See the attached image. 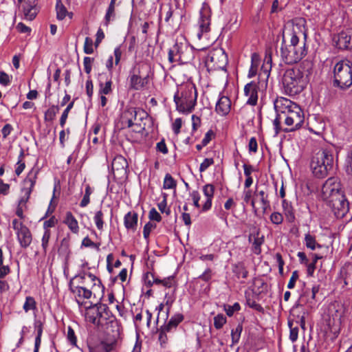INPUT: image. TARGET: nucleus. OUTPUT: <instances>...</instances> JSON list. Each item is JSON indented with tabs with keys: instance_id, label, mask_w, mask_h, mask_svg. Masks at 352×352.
<instances>
[{
	"instance_id": "obj_17",
	"label": "nucleus",
	"mask_w": 352,
	"mask_h": 352,
	"mask_svg": "<svg viewBox=\"0 0 352 352\" xmlns=\"http://www.w3.org/2000/svg\"><path fill=\"white\" fill-rule=\"evenodd\" d=\"M20 3L24 17L25 19L32 21L33 20L37 13V1L38 0H18Z\"/></svg>"
},
{
	"instance_id": "obj_2",
	"label": "nucleus",
	"mask_w": 352,
	"mask_h": 352,
	"mask_svg": "<svg viewBox=\"0 0 352 352\" xmlns=\"http://www.w3.org/2000/svg\"><path fill=\"white\" fill-rule=\"evenodd\" d=\"M197 98V93L194 84L181 85L174 94L176 109L183 113L192 112L196 104Z\"/></svg>"
},
{
	"instance_id": "obj_30",
	"label": "nucleus",
	"mask_w": 352,
	"mask_h": 352,
	"mask_svg": "<svg viewBox=\"0 0 352 352\" xmlns=\"http://www.w3.org/2000/svg\"><path fill=\"white\" fill-rule=\"evenodd\" d=\"M88 348L89 352H109L111 350V346L103 341L97 343L88 342Z\"/></svg>"
},
{
	"instance_id": "obj_44",
	"label": "nucleus",
	"mask_w": 352,
	"mask_h": 352,
	"mask_svg": "<svg viewBox=\"0 0 352 352\" xmlns=\"http://www.w3.org/2000/svg\"><path fill=\"white\" fill-rule=\"evenodd\" d=\"M260 197L261 202L262 204V209L265 213L268 208L270 206V201L268 200V195L263 190L258 191L257 194Z\"/></svg>"
},
{
	"instance_id": "obj_10",
	"label": "nucleus",
	"mask_w": 352,
	"mask_h": 352,
	"mask_svg": "<svg viewBox=\"0 0 352 352\" xmlns=\"http://www.w3.org/2000/svg\"><path fill=\"white\" fill-rule=\"evenodd\" d=\"M322 197L328 201L329 199L337 197V195H342L340 182L337 177H329L322 186Z\"/></svg>"
},
{
	"instance_id": "obj_45",
	"label": "nucleus",
	"mask_w": 352,
	"mask_h": 352,
	"mask_svg": "<svg viewBox=\"0 0 352 352\" xmlns=\"http://www.w3.org/2000/svg\"><path fill=\"white\" fill-rule=\"evenodd\" d=\"M104 214L102 210H98L95 213L94 221L98 230L102 231L104 228Z\"/></svg>"
},
{
	"instance_id": "obj_52",
	"label": "nucleus",
	"mask_w": 352,
	"mask_h": 352,
	"mask_svg": "<svg viewBox=\"0 0 352 352\" xmlns=\"http://www.w3.org/2000/svg\"><path fill=\"white\" fill-rule=\"evenodd\" d=\"M51 231L47 230L46 232H44L41 239V247L43 249V252L45 254L47 253L48 249L49 241L51 238Z\"/></svg>"
},
{
	"instance_id": "obj_21",
	"label": "nucleus",
	"mask_w": 352,
	"mask_h": 352,
	"mask_svg": "<svg viewBox=\"0 0 352 352\" xmlns=\"http://www.w3.org/2000/svg\"><path fill=\"white\" fill-rule=\"evenodd\" d=\"M17 240L23 248H27L32 243V236L30 229L23 223L19 224L18 232H16Z\"/></svg>"
},
{
	"instance_id": "obj_51",
	"label": "nucleus",
	"mask_w": 352,
	"mask_h": 352,
	"mask_svg": "<svg viewBox=\"0 0 352 352\" xmlns=\"http://www.w3.org/2000/svg\"><path fill=\"white\" fill-rule=\"evenodd\" d=\"M74 104V100L69 102L67 104L65 109L63 111V112L60 116V125L61 126L62 128H64L65 124L67 121V117H68L69 112L73 108Z\"/></svg>"
},
{
	"instance_id": "obj_8",
	"label": "nucleus",
	"mask_w": 352,
	"mask_h": 352,
	"mask_svg": "<svg viewBox=\"0 0 352 352\" xmlns=\"http://www.w3.org/2000/svg\"><path fill=\"white\" fill-rule=\"evenodd\" d=\"M283 118L285 124L288 126V128L283 129V131L285 133L299 129L305 121L303 111L299 106L294 107V109L283 116Z\"/></svg>"
},
{
	"instance_id": "obj_56",
	"label": "nucleus",
	"mask_w": 352,
	"mask_h": 352,
	"mask_svg": "<svg viewBox=\"0 0 352 352\" xmlns=\"http://www.w3.org/2000/svg\"><path fill=\"white\" fill-rule=\"evenodd\" d=\"M284 118L283 116L280 114H277L276 118L273 121V126L275 132V135H278L280 131H283V129L285 128H282L280 126L281 120Z\"/></svg>"
},
{
	"instance_id": "obj_57",
	"label": "nucleus",
	"mask_w": 352,
	"mask_h": 352,
	"mask_svg": "<svg viewBox=\"0 0 352 352\" xmlns=\"http://www.w3.org/2000/svg\"><path fill=\"white\" fill-rule=\"evenodd\" d=\"M203 192L206 198H213L214 186L212 184H206L203 187Z\"/></svg>"
},
{
	"instance_id": "obj_23",
	"label": "nucleus",
	"mask_w": 352,
	"mask_h": 352,
	"mask_svg": "<svg viewBox=\"0 0 352 352\" xmlns=\"http://www.w3.org/2000/svg\"><path fill=\"white\" fill-rule=\"evenodd\" d=\"M148 83V77L142 78L140 72L134 69V73L129 76V87L133 90H140Z\"/></svg>"
},
{
	"instance_id": "obj_46",
	"label": "nucleus",
	"mask_w": 352,
	"mask_h": 352,
	"mask_svg": "<svg viewBox=\"0 0 352 352\" xmlns=\"http://www.w3.org/2000/svg\"><path fill=\"white\" fill-rule=\"evenodd\" d=\"M242 331L243 326L241 324H238L235 329H232L231 337L232 344H235L239 341Z\"/></svg>"
},
{
	"instance_id": "obj_27",
	"label": "nucleus",
	"mask_w": 352,
	"mask_h": 352,
	"mask_svg": "<svg viewBox=\"0 0 352 352\" xmlns=\"http://www.w3.org/2000/svg\"><path fill=\"white\" fill-rule=\"evenodd\" d=\"M138 214L135 212H129L124 217V225L126 230L135 232L138 227Z\"/></svg>"
},
{
	"instance_id": "obj_14",
	"label": "nucleus",
	"mask_w": 352,
	"mask_h": 352,
	"mask_svg": "<svg viewBox=\"0 0 352 352\" xmlns=\"http://www.w3.org/2000/svg\"><path fill=\"white\" fill-rule=\"evenodd\" d=\"M87 278L90 279V280L93 283L91 289H94V291H104V287L102 284L100 279L90 272H86L83 271L79 274L76 275L71 280L73 281L74 280H77L80 286H86Z\"/></svg>"
},
{
	"instance_id": "obj_41",
	"label": "nucleus",
	"mask_w": 352,
	"mask_h": 352,
	"mask_svg": "<svg viewBox=\"0 0 352 352\" xmlns=\"http://www.w3.org/2000/svg\"><path fill=\"white\" fill-rule=\"evenodd\" d=\"M93 190L89 184L85 186V194L82 199L80 202V206L81 208L86 207L90 203V195L92 194Z\"/></svg>"
},
{
	"instance_id": "obj_22",
	"label": "nucleus",
	"mask_w": 352,
	"mask_h": 352,
	"mask_svg": "<svg viewBox=\"0 0 352 352\" xmlns=\"http://www.w3.org/2000/svg\"><path fill=\"white\" fill-rule=\"evenodd\" d=\"M336 46L340 50L352 49V33L348 31H342L333 38Z\"/></svg>"
},
{
	"instance_id": "obj_38",
	"label": "nucleus",
	"mask_w": 352,
	"mask_h": 352,
	"mask_svg": "<svg viewBox=\"0 0 352 352\" xmlns=\"http://www.w3.org/2000/svg\"><path fill=\"white\" fill-rule=\"evenodd\" d=\"M305 244L307 248L311 250H314L317 247L321 248V245L316 242L315 236L309 233L305 234Z\"/></svg>"
},
{
	"instance_id": "obj_53",
	"label": "nucleus",
	"mask_w": 352,
	"mask_h": 352,
	"mask_svg": "<svg viewBox=\"0 0 352 352\" xmlns=\"http://www.w3.org/2000/svg\"><path fill=\"white\" fill-rule=\"evenodd\" d=\"M224 311L228 316H232L234 312L239 311L241 309V305L239 302L234 303L233 305H224Z\"/></svg>"
},
{
	"instance_id": "obj_11",
	"label": "nucleus",
	"mask_w": 352,
	"mask_h": 352,
	"mask_svg": "<svg viewBox=\"0 0 352 352\" xmlns=\"http://www.w3.org/2000/svg\"><path fill=\"white\" fill-rule=\"evenodd\" d=\"M199 14L200 16L198 21L199 31L197 32V37L199 39H201L202 35L204 33L208 32L210 30L211 10L208 3L206 2L203 3Z\"/></svg>"
},
{
	"instance_id": "obj_43",
	"label": "nucleus",
	"mask_w": 352,
	"mask_h": 352,
	"mask_svg": "<svg viewBox=\"0 0 352 352\" xmlns=\"http://www.w3.org/2000/svg\"><path fill=\"white\" fill-rule=\"evenodd\" d=\"M112 80L111 79L107 80L105 83L100 82L99 84V94L100 95H108L112 92Z\"/></svg>"
},
{
	"instance_id": "obj_1",
	"label": "nucleus",
	"mask_w": 352,
	"mask_h": 352,
	"mask_svg": "<svg viewBox=\"0 0 352 352\" xmlns=\"http://www.w3.org/2000/svg\"><path fill=\"white\" fill-rule=\"evenodd\" d=\"M305 23L306 21L304 19H300L292 29L286 28L283 32L280 55L285 64L297 63L307 54V33Z\"/></svg>"
},
{
	"instance_id": "obj_50",
	"label": "nucleus",
	"mask_w": 352,
	"mask_h": 352,
	"mask_svg": "<svg viewBox=\"0 0 352 352\" xmlns=\"http://www.w3.org/2000/svg\"><path fill=\"white\" fill-rule=\"evenodd\" d=\"M116 11L115 6H109L104 16V25H108L110 21L115 20Z\"/></svg>"
},
{
	"instance_id": "obj_26",
	"label": "nucleus",
	"mask_w": 352,
	"mask_h": 352,
	"mask_svg": "<svg viewBox=\"0 0 352 352\" xmlns=\"http://www.w3.org/2000/svg\"><path fill=\"white\" fill-rule=\"evenodd\" d=\"M231 109V100L228 96H220L215 107L216 112L221 116H225L229 113Z\"/></svg>"
},
{
	"instance_id": "obj_12",
	"label": "nucleus",
	"mask_w": 352,
	"mask_h": 352,
	"mask_svg": "<svg viewBox=\"0 0 352 352\" xmlns=\"http://www.w3.org/2000/svg\"><path fill=\"white\" fill-rule=\"evenodd\" d=\"M135 115L138 116V119L140 120L144 116H146V111L140 108H134V107H129L126 108L121 114L120 116V124L122 129H126L133 127V120L132 118Z\"/></svg>"
},
{
	"instance_id": "obj_39",
	"label": "nucleus",
	"mask_w": 352,
	"mask_h": 352,
	"mask_svg": "<svg viewBox=\"0 0 352 352\" xmlns=\"http://www.w3.org/2000/svg\"><path fill=\"white\" fill-rule=\"evenodd\" d=\"M56 17L58 20H63L67 16V10L61 0H56Z\"/></svg>"
},
{
	"instance_id": "obj_47",
	"label": "nucleus",
	"mask_w": 352,
	"mask_h": 352,
	"mask_svg": "<svg viewBox=\"0 0 352 352\" xmlns=\"http://www.w3.org/2000/svg\"><path fill=\"white\" fill-rule=\"evenodd\" d=\"M177 186V182L175 179L169 174L165 175L163 184L164 189H175Z\"/></svg>"
},
{
	"instance_id": "obj_33",
	"label": "nucleus",
	"mask_w": 352,
	"mask_h": 352,
	"mask_svg": "<svg viewBox=\"0 0 352 352\" xmlns=\"http://www.w3.org/2000/svg\"><path fill=\"white\" fill-rule=\"evenodd\" d=\"M148 118H149V116L146 111V116H144V118H142L140 119V120H138V116H137L135 115V118L133 117L132 118L133 127H134V129H133V131L136 132V133H140V132H142V131H144L146 128L145 121L148 120Z\"/></svg>"
},
{
	"instance_id": "obj_37",
	"label": "nucleus",
	"mask_w": 352,
	"mask_h": 352,
	"mask_svg": "<svg viewBox=\"0 0 352 352\" xmlns=\"http://www.w3.org/2000/svg\"><path fill=\"white\" fill-rule=\"evenodd\" d=\"M23 309L25 313L30 311H36L37 307L35 299L32 296H27L23 305Z\"/></svg>"
},
{
	"instance_id": "obj_13",
	"label": "nucleus",
	"mask_w": 352,
	"mask_h": 352,
	"mask_svg": "<svg viewBox=\"0 0 352 352\" xmlns=\"http://www.w3.org/2000/svg\"><path fill=\"white\" fill-rule=\"evenodd\" d=\"M69 286L71 292L76 298L80 311L82 312L83 305L88 304L87 302H84L83 300L89 299L91 297L92 291L86 286H74L72 283V280H70Z\"/></svg>"
},
{
	"instance_id": "obj_6",
	"label": "nucleus",
	"mask_w": 352,
	"mask_h": 352,
	"mask_svg": "<svg viewBox=\"0 0 352 352\" xmlns=\"http://www.w3.org/2000/svg\"><path fill=\"white\" fill-rule=\"evenodd\" d=\"M168 61L170 63L188 64L195 58V48L186 41H176L168 51Z\"/></svg>"
},
{
	"instance_id": "obj_48",
	"label": "nucleus",
	"mask_w": 352,
	"mask_h": 352,
	"mask_svg": "<svg viewBox=\"0 0 352 352\" xmlns=\"http://www.w3.org/2000/svg\"><path fill=\"white\" fill-rule=\"evenodd\" d=\"M67 340L71 346L78 348L77 345V337L74 329L70 326L67 327Z\"/></svg>"
},
{
	"instance_id": "obj_40",
	"label": "nucleus",
	"mask_w": 352,
	"mask_h": 352,
	"mask_svg": "<svg viewBox=\"0 0 352 352\" xmlns=\"http://www.w3.org/2000/svg\"><path fill=\"white\" fill-rule=\"evenodd\" d=\"M24 156V151L21 149L18 156V161L15 168V173L17 176H19L25 168V164L23 162Z\"/></svg>"
},
{
	"instance_id": "obj_7",
	"label": "nucleus",
	"mask_w": 352,
	"mask_h": 352,
	"mask_svg": "<svg viewBox=\"0 0 352 352\" xmlns=\"http://www.w3.org/2000/svg\"><path fill=\"white\" fill-rule=\"evenodd\" d=\"M39 168L33 167L28 172L25 178L23 180L21 186V197L19 199L18 204L25 206L27 208V202L29 201L31 193L36 184Z\"/></svg>"
},
{
	"instance_id": "obj_15",
	"label": "nucleus",
	"mask_w": 352,
	"mask_h": 352,
	"mask_svg": "<svg viewBox=\"0 0 352 352\" xmlns=\"http://www.w3.org/2000/svg\"><path fill=\"white\" fill-rule=\"evenodd\" d=\"M96 322L95 325L101 329H104L109 324L113 326L116 323L114 316L107 305L100 304V311Z\"/></svg>"
},
{
	"instance_id": "obj_19",
	"label": "nucleus",
	"mask_w": 352,
	"mask_h": 352,
	"mask_svg": "<svg viewBox=\"0 0 352 352\" xmlns=\"http://www.w3.org/2000/svg\"><path fill=\"white\" fill-rule=\"evenodd\" d=\"M258 82L251 81L244 87V95L248 98L246 104L255 106L258 101Z\"/></svg>"
},
{
	"instance_id": "obj_25",
	"label": "nucleus",
	"mask_w": 352,
	"mask_h": 352,
	"mask_svg": "<svg viewBox=\"0 0 352 352\" xmlns=\"http://www.w3.org/2000/svg\"><path fill=\"white\" fill-rule=\"evenodd\" d=\"M320 289L319 285H314L311 289H306L304 294L301 296L300 299L311 308L316 306V296Z\"/></svg>"
},
{
	"instance_id": "obj_64",
	"label": "nucleus",
	"mask_w": 352,
	"mask_h": 352,
	"mask_svg": "<svg viewBox=\"0 0 352 352\" xmlns=\"http://www.w3.org/2000/svg\"><path fill=\"white\" fill-rule=\"evenodd\" d=\"M270 220L273 223L279 225L282 223L283 217L280 212H274L271 214Z\"/></svg>"
},
{
	"instance_id": "obj_54",
	"label": "nucleus",
	"mask_w": 352,
	"mask_h": 352,
	"mask_svg": "<svg viewBox=\"0 0 352 352\" xmlns=\"http://www.w3.org/2000/svg\"><path fill=\"white\" fill-rule=\"evenodd\" d=\"M226 316L222 314H219L214 318V326L217 329H220L226 324Z\"/></svg>"
},
{
	"instance_id": "obj_24",
	"label": "nucleus",
	"mask_w": 352,
	"mask_h": 352,
	"mask_svg": "<svg viewBox=\"0 0 352 352\" xmlns=\"http://www.w3.org/2000/svg\"><path fill=\"white\" fill-rule=\"evenodd\" d=\"M208 61L214 63L217 68H223L227 63V56L223 50L210 53L207 58Z\"/></svg>"
},
{
	"instance_id": "obj_4",
	"label": "nucleus",
	"mask_w": 352,
	"mask_h": 352,
	"mask_svg": "<svg viewBox=\"0 0 352 352\" xmlns=\"http://www.w3.org/2000/svg\"><path fill=\"white\" fill-rule=\"evenodd\" d=\"M283 85L287 94L295 96L305 89L307 80L300 69L292 68L285 71L283 77Z\"/></svg>"
},
{
	"instance_id": "obj_42",
	"label": "nucleus",
	"mask_w": 352,
	"mask_h": 352,
	"mask_svg": "<svg viewBox=\"0 0 352 352\" xmlns=\"http://www.w3.org/2000/svg\"><path fill=\"white\" fill-rule=\"evenodd\" d=\"M272 55L270 53H266L265 57L264 59V63L261 67V70L264 72V74L268 77L270 71L272 69Z\"/></svg>"
},
{
	"instance_id": "obj_63",
	"label": "nucleus",
	"mask_w": 352,
	"mask_h": 352,
	"mask_svg": "<svg viewBox=\"0 0 352 352\" xmlns=\"http://www.w3.org/2000/svg\"><path fill=\"white\" fill-rule=\"evenodd\" d=\"M213 273L210 268H207L199 277L198 278L205 281V282H209L212 277Z\"/></svg>"
},
{
	"instance_id": "obj_16",
	"label": "nucleus",
	"mask_w": 352,
	"mask_h": 352,
	"mask_svg": "<svg viewBox=\"0 0 352 352\" xmlns=\"http://www.w3.org/2000/svg\"><path fill=\"white\" fill-rule=\"evenodd\" d=\"M128 162L122 155H117L111 163V170L115 178L122 179L126 177Z\"/></svg>"
},
{
	"instance_id": "obj_59",
	"label": "nucleus",
	"mask_w": 352,
	"mask_h": 352,
	"mask_svg": "<svg viewBox=\"0 0 352 352\" xmlns=\"http://www.w3.org/2000/svg\"><path fill=\"white\" fill-rule=\"evenodd\" d=\"M94 58L85 56L83 59L84 69L86 74H89L91 71V65L94 62Z\"/></svg>"
},
{
	"instance_id": "obj_58",
	"label": "nucleus",
	"mask_w": 352,
	"mask_h": 352,
	"mask_svg": "<svg viewBox=\"0 0 352 352\" xmlns=\"http://www.w3.org/2000/svg\"><path fill=\"white\" fill-rule=\"evenodd\" d=\"M84 52L87 54H91L94 52L93 40L86 37L84 43Z\"/></svg>"
},
{
	"instance_id": "obj_35",
	"label": "nucleus",
	"mask_w": 352,
	"mask_h": 352,
	"mask_svg": "<svg viewBox=\"0 0 352 352\" xmlns=\"http://www.w3.org/2000/svg\"><path fill=\"white\" fill-rule=\"evenodd\" d=\"M264 243V236H259V232L257 231L254 236V241L252 243V250L255 254H260L261 253V246Z\"/></svg>"
},
{
	"instance_id": "obj_60",
	"label": "nucleus",
	"mask_w": 352,
	"mask_h": 352,
	"mask_svg": "<svg viewBox=\"0 0 352 352\" xmlns=\"http://www.w3.org/2000/svg\"><path fill=\"white\" fill-rule=\"evenodd\" d=\"M214 160L212 158H205L201 163L199 166L200 173L206 171L211 165L214 164Z\"/></svg>"
},
{
	"instance_id": "obj_34",
	"label": "nucleus",
	"mask_w": 352,
	"mask_h": 352,
	"mask_svg": "<svg viewBox=\"0 0 352 352\" xmlns=\"http://www.w3.org/2000/svg\"><path fill=\"white\" fill-rule=\"evenodd\" d=\"M183 320L184 316L182 314H176L173 316L168 320V323L163 325V327H165L166 330H170L171 331L173 329H175Z\"/></svg>"
},
{
	"instance_id": "obj_3",
	"label": "nucleus",
	"mask_w": 352,
	"mask_h": 352,
	"mask_svg": "<svg viewBox=\"0 0 352 352\" xmlns=\"http://www.w3.org/2000/svg\"><path fill=\"white\" fill-rule=\"evenodd\" d=\"M333 150L326 148L319 150L313 155L310 168L316 177L324 178L333 168Z\"/></svg>"
},
{
	"instance_id": "obj_9",
	"label": "nucleus",
	"mask_w": 352,
	"mask_h": 352,
	"mask_svg": "<svg viewBox=\"0 0 352 352\" xmlns=\"http://www.w3.org/2000/svg\"><path fill=\"white\" fill-rule=\"evenodd\" d=\"M327 204L338 219L343 218L349 210V203L343 194L337 195V197L329 199Z\"/></svg>"
},
{
	"instance_id": "obj_28",
	"label": "nucleus",
	"mask_w": 352,
	"mask_h": 352,
	"mask_svg": "<svg viewBox=\"0 0 352 352\" xmlns=\"http://www.w3.org/2000/svg\"><path fill=\"white\" fill-rule=\"evenodd\" d=\"M63 223H65L69 229L74 234H78L79 232L78 223L75 217L71 212H67Z\"/></svg>"
},
{
	"instance_id": "obj_32",
	"label": "nucleus",
	"mask_w": 352,
	"mask_h": 352,
	"mask_svg": "<svg viewBox=\"0 0 352 352\" xmlns=\"http://www.w3.org/2000/svg\"><path fill=\"white\" fill-rule=\"evenodd\" d=\"M261 59L260 56L256 53H253L251 55V65L248 72V78H252L257 74L258 68L260 65Z\"/></svg>"
},
{
	"instance_id": "obj_29",
	"label": "nucleus",
	"mask_w": 352,
	"mask_h": 352,
	"mask_svg": "<svg viewBox=\"0 0 352 352\" xmlns=\"http://www.w3.org/2000/svg\"><path fill=\"white\" fill-rule=\"evenodd\" d=\"M34 327L36 331L34 352H38L39 347L41 343V336L43 329V323L40 320H35L34 322Z\"/></svg>"
},
{
	"instance_id": "obj_61",
	"label": "nucleus",
	"mask_w": 352,
	"mask_h": 352,
	"mask_svg": "<svg viewBox=\"0 0 352 352\" xmlns=\"http://www.w3.org/2000/svg\"><path fill=\"white\" fill-rule=\"evenodd\" d=\"M57 223V219L54 216L51 217L49 219L46 220L43 223L44 232L50 230V228L54 227Z\"/></svg>"
},
{
	"instance_id": "obj_5",
	"label": "nucleus",
	"mask_w": 352,
	"mask_h": 352,
	"mask_svg": "<svg viewBox=\"0 0 352 352\" xmlns=\"http://www.w3.org/2000/svg\"><path fill=\"white\" fill-rule=\"evenodd\" d=\"M352 85V62L342 60L333 67V86L345 90Z\"/></svg>"
},
{
	"instance_id": "obj_31",
	"label": "nucleus",
	"mask_w": 352,
	"mask_h": 352,
	"mask_svg": "<svg viewBox=\"0 0 352 352\" xmlns=\"http://www.w3.org/2000/svg\"><path fill=\"white\" fill-rule=\"evenodd\" d=\"M282 206L284 214L289 222H293L295 220V213L292 204L290 201L283 199Z\"/></svg>"
},
{
	"instance_id": "obj_62",
	"label": "nucleus",
	"mask_w": 352,
	"mask_h": 352,
	"mask_svg": "<svg viewBox=\"0 0 352 352\" xmlns=\"http://www.w3.org/2000/svg\"><path fill=\"white\" fill-rule=\"evenodd\" d=\"M12 77L3 71H0V84L4 87L9 85L11 82Z\"/></svg>"
},
{
	"instance_id": "obj_55",
	"label": "nucleus",
	"mask_w": 352,
	"mask_h": 352,
	"mask_svg": "<svg viewBox=\"0 0 352 352\" xmlns=\"http://www.w3.org/2000/svg\"><path fill=\"white\" fill-rule=\"evenodd\" d=\"M156 228V225L151 222L146 223L143 228V236L144 239L146 241V242H148L149 240V236L151 234V232L153 229H155Z\"/></svg>"
},
{
	"instance_id": "obj_49",
	"label": "nucleus",
	"mask_w": 352,
	"mask_h": 352,
	"mask_svg": "<svg viewBox=\"0 0 352 352\" xmlns=\"http://www.w3.org/2000/svg\"><path fill=\"white\" fill-rule=\"evenodd\" d=\"M170 330H166L165 327L162 326L158 329L159 337L158 340L162 347H164L168 341V337L166 335L167 332H170Z\"/></svg>"
},
{
	"instance_id": "obj_20",
	"label": "nucleus",
	"mask_w": 352,
	"mask_h": 352,
	"mask_svg": "<svg viewBox=\"0 0 352 352\" xmlns=\"http://www.w3.org/2000/svg\"><path fill=\"white\" fill-rule=\"evenodd\" d=\"M89 305H85L82 307V309H85V318L87 322L95 325L100 311L101 303L94 305L91 302H89Z\"/></svg>"
},
{
	"instance_id": "obj_18",
	"label": "nucleus",
	"mask_w": 352,
	"mask_h": 352,
	"mask_svg": "<svg viewBox=\"0 0 352 352\" xmlns=\"http://www.w3.org/2000/svg\"><path fill=\"white\" fill-rule=\"evenodd\" d=\"M274 106L276 113L283 116L298 105L289 99L280 97L275 100Z\"/></svg>"
},
{
	"instance_id": "obj_36",
	"label": "nucleus",
	"mask_w": 352,
	"mask_h": 352,
	"mask_svg": "<svg viewBox=\"0 0 352 352\" xmlns=\"http://www.w3.org/2000/svg\"><path fill=\"white\" fill-rule=\"evenodd\" d=\"M59 111V107L58 105H52L49 109H47L44 113V120L45 122H52L53 121L57 113Z\"/></svg>"
}]
</instances>
